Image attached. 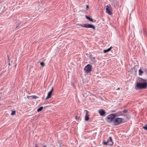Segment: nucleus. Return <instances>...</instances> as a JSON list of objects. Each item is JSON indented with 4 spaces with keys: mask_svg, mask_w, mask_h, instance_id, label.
Segmentation results:
<instances>
[{
    "mask_svg": "<svg viewBox=\"0 0 147 147\" xmlns=\"http://www.w3.org/2000/svg\"><path fill=\"white\" fill-rule=\"evenodd\" d=\"M139 75L140 76L142 75V73H143V72L142 71L141 69H140L139 70Z\"/></svg>",
    "mask_w": 147,
    "mask_h": 147,
    "instance_id": "obj_16",
    "label": "nucleus"
},
{
    "mask_svg": "<svg viewBox=\"0 0 147 147\" xmlns=\"http://www.w3.org/2000/svg\"><path fill=\"white\" fill-rule=\"evenodd\" d=\"M92 66L90 64L87 65L84 68V70L86 73H88L90 72L92 70L91 67Z\"/></svg>",
    "mask_w": 147,
    "mask_h": 147,
    "instance_id": "obj_6",
    "label": "nucleus"
},
{
    "mask_svg": "<svg viewBox=\"0 0 147 147\" xmlns=\"http://www.w3.org/2000/svg\"><path fill=\"white\" fill-rule=\"evenodd\" d=\"M53 88L52 87L51 91L49 92L47 96V97L46 98L45 100H47L49 98H50L52 94L53 91Z\"/></svg>",
    "mask_w": 147,
    "mask_h": 147,
    "instance_id": "obj_8",
    "label": "nucleus"
},
{
    "mask_svg": "<svg viewBox=\"0 0 147 147\" xmlns=\"http://www.w3.org/2000/svg\"><path fill=\"white\" fill-rule=\"evenodd\" d=\"M43 109V107H40L39 108L37 109V111L38 112H39L41 111Z\"/></svg>",
    "mask_w": 147,
    "mask_h": 147,
    "instance_id": "obj_15",
    "label": "nucleus"
},
{
    "mask_svg": "<svg viewBox=\"0 0 147 147\" xmlns=\"http://www.w3.org/2000/svg\"><path fill=\"white\" fill-rule=\"evenodd\" d=\"M113 144V143L111 137H109L107 142H103V144L106 145H108L112 146Z\"/></svg>",
    "mask_w": 147,
    "mask_h": 147,
    "instance_id": "obj_5",
    "label": "nucleus"
},
{
    "mask_svg": "<svg viewBox=\"0 0 147 147\" xmlns=\"http://www.w3.org/2000/svg\"><path fill=\"white\" fill-rule=\"evenodd\" d=\"M36 147H38V146H36Z\"/></svg>",
    "mask_w": 147,
    "mask_h": 147,
    "instance_id": "obj_26",
    "label": "nucleus"
},
{
    "mask_svg": "<svg viewBox=\"0 0 147 147\" xmlns=\"http://www.w3.org/2000/svg\"><path fill=\"white\" fill-rule=\"evenodd\" d=\"M84 111L86 112V115L85 116V120L86 121H88L89 119V116L88 115V111L87 110H85Z\"/></svg>",
    "mask_w": 147,
    "mask_h": 147,
    "instance_id": "obj_9",
    "label": "nucleus"
},
{
    "mask_svg": "<svg viewBox=\"0 0 147 147\" xmlns=\"http://www.w3.org/2000/svg\"><path fill=\"white\" fill-rule=\"evenodd\" d=\"M76 25H77V26H78V25L80 26H81L82 27L86 28H93L94 29L95 28V27L94 26H93L91 24H77Z\"/></svg>",
    "mask_w": 147,
    "mask_h": 147,
    "instance_id": "obj_3",
    "label": "nucleus"
},
{
    "mask_svg": "<svg viewBox=\"0 0 147 147\" xmlns=\"http://www.w3.org/2000/svg\"><path fill=\"white\" fill-rule=\"evenodd\" d=\"M143 128L145 130H147V127L146 126L143 127Z\"/></svg>",
    "mask_w": 147,
    "mask_h": 147,
    "instance_id": "obj_19",
    "label": "nucleus"
},
{
    "mask_svg": "<svg viewBox=\"0 0 147 147\" xmlns=\"http://www.w3.org/2000/svg\"><path fill=\"white\" fill-rule=\"evenodd\" d=\"M116 117L115 114H112L108 115L107 117V121L109 123L113 121V119Z\"/></svg>",
    "mask_w": 147,
    "mask_h": 147,
    "instance_id": "obj_4",
    "label": "nucleus"
},
{
    "mask_svg": "<svg viewBox=\"0 0 147 147\" xmlns=\"http://www.w3.org/2000/svg\"><path fill=\"white\" fill-rule=\"evenodd\" d=\"M112 48V47L111 46L108 49H107V50H104L103 51L104 53H107V52L110 51Z\"/></svg>",
    "mask_w": 147,
    "mask_h": 147,
    "instance_id": "obj_13",
    "label": "nucleus"
},
{
    "mask_svg": "<svg viewBox=\"0 0 147 147\" xmlns=\"http://www.w3.org/2000/svg\"><path fill=\"white\" fill-rule=\"evenodd\" d=\"M16 27V28H17L18 27V26H17Z\"/></svg>",
    "mask_w": 147,
    "mask_h": 147,
    "instance_id": "obj_25",
    "label": "nucleus"
},
{
    "mask_svg": "<svg viewBox=\"0 0 147 147\" xmlns=\"http://www.w3.org/2000/svg\"><path fill=\"white\" fill-rule=\"evenodd\" d=\"M32 97L34 98V99H35L37 98V97L35 96H32Z\"/></svg>",
    "mask_w": 147,
    "mask_h": 147,
    "instance_id": "obj_21",
    "label": "nucleus"
},
{
    "mask_svg": "<svg viewBox=\"0 0 147 147\" xmlns=\"http://www.w3.org/2000/svg\"><path fill=\"white\" fill-rule=\"evenodd\" d=\"M75 118V119H76V120L77 119L78 117H77V116H76Z\"/></svg>",
    "mask_w": 147,
    "mask_h": 147,
    "instance_id": "obj_23",
    "label": "nucleus"
},
{
    "mask_svg": "<svg viewBox=\"0 0 147 147\" xmlns=\"http://www.w3.org/2000/svg\"><path fill=\"white\" fill-rule=\"evenodd\" d=\"M126 112V110H124L123 111V112L124 113H125Z\"/></svg>",
    "mask_w": 147,
    "mask_h": 147,
    "instance_id": "obj_22",
    "label": "nucleus"
},
{
    "mask_svg": "<svg viewBox=\"0 0 147 147\" xmlns=\"http://www.w3.org/2000/svg\"><path fill=\"white\" fill-rule=\"evenodd\" d=\"M115 114L116 117V116H123V114L122 113V112L121 111Z\"/></svg>",
    "mask_w": 147,
    "mask_h": 147,
    "instance_id": "obj_12",
    "label": "nucleus"
},
{
    "mask_svg": "<svg viewBox=\"0 0 147 147\" xmlns=\"http://www.w3.org/2000/svg\"><path fill=\"white\" fill-rule=\"evenodd\" d=\"M89 5H87L86 6V10H87L89 8Z\"/></svg>",
    "mask_w": 147,
    "mask_h": 147,
    "instance_id": "obj_20",
    "label": "nucleus"
},
{
    "mask_svg": "<svg viewBox=\"0 0 147 147\" xmlns=\"http://www.w3.org/2000/svg\"><path fill=\"white\" fill-rule=\"evenodd\" d=\"M99 113L101 116H104L105 115V111L102 109H100L99 111Z\"/></svg>",
    "mask_w": 147,
    "mask_h": 147,
    "instance_id": "obj_10",
    "label": "nucleus"
},
{
    "mask_svg": "<svg viewBox=\"0 0 147 147\" xmlns=\"http://www.w3.org/2000/svg\"><path fill=\"white\" fill-rule=\"evenodd\" d=\"M40 64L42 66H43L45 65V64L44 62H41L40 63Z\"/></svg>",
    "mask_w": 147,
    "mask_h": 147,
    "instance_id": "obj_18",
    "label": "nucleus"
},
{
    "mask_svg": "<svg viewBox=\"0 0 147 147\" xmlns=\"http://www.w3.org/2000/svg\"><path fill=\"white\" fill-rule=\"evenodd\" d=\"M16 114V111H12V112L11 114L12 115H14Z\"/></svg>",
    "mask_w": 147,
    "mask_h": 147,
    "instance_id": "obj_17",
    "label": "nucleus"
},
{
    "mask_svg": "<svg viewBox=\"0 0 147 147\" xmlns=\"http://www.w3.org/2000/svg\"><path fill=\"white\" fill-rule=\"evenodd\" d=\"M123 119L121 118H117L113 121V123L115 125H118L123 123Z\"/></svg>",
    "mask_w": 147,
    "mask_h": 147,
    "instance_id": "obj_2",
    "label": "nucleus"
},
{
    "mask_svg": "<svg viewBox=\"0 0 147 147\" xmlns=\"http://www.w3.org/2000/svg\"><path fill=\"white\" fill-rule=\"evenodd\" d=\"M118 90H119V88H118Z\"/></svg>",
    "mask_w": 147,
    "mask_h": 147,
    "instance_id": "obj_24",
    "label": "nucleus"
},
{
    "mask_svg": "<svg viewBox=\"0 0 147 147\" xmlns=\"http://www.w3.org/2000/svg\"><path fill=\"white\" fill-rule=\"evenodd\" d=\"M86 19H87L88 20H89L91 22H94V21H93V19L90 18L88 16H86Z\"/></svg>",
    "mask_w": 147,
    "mask_h": 147,
    "instance_id": "obj_14",
    "label": "nucleus"
},
{
    "mask_svg": "<svg viewBox=\"0 0 147 147\" xmlns=\"http://www.w3.org/2000/svg\"><path fill=\"white\" fill-rule=\"evenodd\" d=\"M147 88V80L140 78L139 82L137 83L135 87L136 90L145 89Z\"/></svg>",
    "mask_w": 147,
    "mask_h": 147,
    "instance_id": "obj_1",
    "label": "nucleus"
},
{
    "mask_svg": "<svg viewBox=\"0 0 147 147\" xmlns=\"http://www.w3.org/2000/svg\"><path fill=\"white\" fill-rule=\"evenodd\" d=\"M112 10V8L111 5H109L106 6V12L107 13L110 15H111L112 14L111 12Z\"/></svg>",
    "mask_w": 147,
    "mask_h": 147,
    "instance_id": "obj_7",
    "label": "nucleus"
},
{
    "mask_svg": "<svg viewBox=\"0 0 147 147\" xmlns=\"http://www.w3.org/2000/svg\"><path fill=\"white\" fill-rule=\"evenodd\" d=\"M90 59L91 64H94L96 63V61L95 60V57H91Z\"/></svg>",
    "mask_w": 147,
    "mask_h": 147,
    "instance_id": "obj_11",
    "label": "nucleus"
}]
</instances>
